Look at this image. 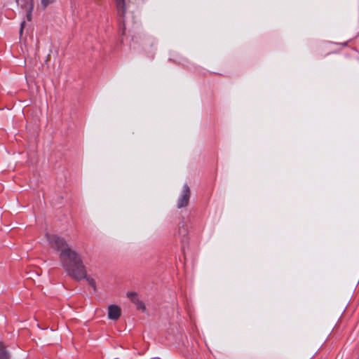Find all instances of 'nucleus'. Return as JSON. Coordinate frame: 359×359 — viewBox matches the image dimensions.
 Masks as SVG:
<instances>
[{
    "instance_id": "9d476101",
    "label": "nucleus",
    "mask_w": 359,
    "mask_h": 359,
    "mask_svg": "<svg viewBox=\"0 0 359 359\" xmlns=\"http://www.w3.org/2000/svg\"><path fill=\"white\" fill-rule=\"evenodd\" d=\"M88 282V283L92 286V287L93 288L94 291L96 290V285H95V281L94 279H93L92 278H90V277H88L86 275V278H85Z\"/></svg>"
},
{
    "instance_id": "1a4fd4ad",
    "label": "nucleus",
    "mask_w": 359,
    "mask_h": 359,
    "mask_svg": "<svg viewBox=\"0 0 359 359\" xmlns=\"http://www.w3.org/2000/svg\"><path fill=\"white\" fill-rule=\"evenodd\" d=\"M55 0H41V5L43 9L47 8L50 4L54 3Z\"/></svg>"
},
{
    "instance_id": "9b49d317",
    "label": "nucleus",
    "mask_w": 359,
    "mask_h": 359,
    "mask_svg": "<svg viewBox=\"0 0 359 359\" xmlns=\"http://www.w3.org/2000/svg\"><path fill=\"white\" fill-rule=\"evenodd\" d=\"M25 25V22L22 21L20 24V35L21 36L23 33V29Z\"/></svg>"
},
{
    "instance_id": "6e6552de",
    "label": "nucleus",
    "mask_w": 359,
    "mask_h": 359,
    "mask_svg": "<svg viewBox=\"0 0 359 359\" xmlns=\"http://www.w3.org/2000/svg\"><path fill=\"white\" fill-rule=\"evenodd\" d=\"M9 354L6 350L4 346L0 343V359H8Z\"/></svg>"
},
{
    "instance_id": "0eeeda50",
    "label": "nucleus",
    "mask_w": 359,
    "mask_h": 359,
    "mask_svg": "<svg viewBox=\"0 0 359 359\" xmlns=\"http://www.w3.org/2000/svg\"><path fill=\"white\" fill-rule=\"evenodd\" d=\"M188 233V227L187 226V224H185L184 222H182L180 224V226H179V229H178V235L182 237V238H184L186 235Z\"/></svg>"
},
{
    "instance_id": "39448f33",
    "label": "nucleus",
    "mask_w": 359,
    "mask_h": 359,
    "mask_svg": "<svg viewBox=\"0 0 359 359\" xmlns=\"http://www.w3.org/2000/svg\"><path fill=\"white\" fill-rule=\"evenodd\" d=\"M121 316V308L117 305H110L108 308V317L111 320H117Z\"/></svg>"
},
{
    "instance_id": "f257e3e1",
    "label": "nucleus",
    "mask_w": 359,
    "mask_h": 359,
    "mask_svg": "<svg viewBox=\"0 0 359 359\" xmlns=\"http://www.w3.org/2000/svg\"><path fill=\"white\" fill-rule=\"evenodd\" d=\"M46 237L50 247L60 252L61 263L68 275L77 280L84 279L86 268L81 256L69 246L63 238L48 233Z\"/></svg>"
},
{
    "instance_id": "f03ea898",
    "label": "nucleus",
    "mask_w": 359,
    "mask_h": 359,
    "mask_svg": "<svg viewBox=\"0 0 359 359\" xmlns=\"http://www.w3.org/2000/svg\"><path fill=\"white\" fill-rule=\"evenodd\" d=\"M189 198L190 189L187 184H184L182 187V193L177 200V208L180 209L184 207H186L189 203Z\"/></svg>"
},
{
    "instance_id": "7ed1b4c3",
    "label": "nucleus",
    "mask_w": 359,
    "mask_h": 359,
    "mask_svg": "<svg viewBox=\"0 0 359 359\" xmlns=\"http://www.w3.org/2000/svg\"><path fill=\"white\" fill-rule=\"evenodd\" d=\"M18 4L25 10L28 21L32 20V11L34 10V0H16Z\"/></svg>"
},
{
    "instance_id": "423d86ee",
    "label": "nucleus",
    "mask_w": 359,
    "mask_h": 359,
    "mask_svg": "<svg viewBox=\"0 0 359 359\" xmlns=\"http://www.w3.org/2000/svg\"><path fill=\"white\" fill-rule=\"evenodd\" d=\"M115 2L119 15L123 16L126 13L125 0H115Z\"/></svg>"
},
{
    "instance_id": "20e7f679",
    "label": "nucleus",
    "mask_w": 359,
    "mask_h": 359,
    "mask_svg": "<svg viewBox=\"0 0 359 359\" xmlns=\"http://www.w3.org/2000/svg\"><path fill=\"white\" fill-rule=\"evenodd\" d=\"M127 297L136 306L137 309L142 311L145 310L146 308L144 304L138 299L135 292H128Z\"/></svg>"
}]
</instances>
